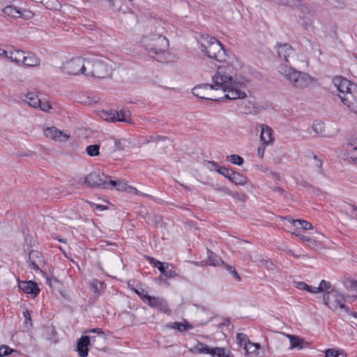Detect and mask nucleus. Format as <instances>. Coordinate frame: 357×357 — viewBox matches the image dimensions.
I'll list each match as a JSON object with an SVG mask.
<instances>
[{
    "label": "nucleus",
    "mask_w": 357,
    "mask_h": 357,
    "mask_svg": "<svg viewBox=\"0 0 357 357\" xmlns=\"http://www.w3.org/2000/svg\"><path fill=\"white\" fill-rule=\"evenodd\" d=\"M219 66L212 77L215 86L220 85V90L226 93L223 98L229 100L243 99L247 95L244 91L248 80L238 76V69L234 63Z\"/></svg>",
    "instance_id": "nucleus-1"
},
{
    "label": "nucleus",
    "mask_w": 357,
    "mask_h": 357,
    "mask_svg": "<svg viewBox=\"0 0 357 357\" xmlns=\"http://www.w3.org/2000/svg\"><path fill=\"white\" fill-rule=\"evenodd\" d=\"M333 83L338 91L342 102L351 112L357 114V85L343 77H335Z\"/></svg>",
    "instance_id": "nucleus-2"
},
{
    "label": "nucleus",
    "mask_w": 357,
    "mask_h": 357,
    "mask_svg": "<svg viewBox=\"0 0 357 357\" xmlns=\"http://www.w3.org/2000/svg\"><path fill=\"white\" fill-rule=\"evenodd\" d=\"M199 48L208 57L219 62H227L230 59L222 43L215 37L209 35L202 36L199 38Z\"/></svg>",
    "instance_id": "nucleus-3"
},
{
    "label": "nucleus",
    "mask_w": 357,
    "mask_h": 357,
    "mask_svg": "<svg viewBox=\"0 0 357 357\" xmlns=\"http://www.w3.org/2000/svg\"><path fill=\"white\" fill-rule=\"evenodd\" d=\"M148 54L158 61H162L169 46L168 40L161 35L153 34L142 40Z\"/></svg>",
    "instance_id": "nucleus-4"
},
{
    "label": "nucleus",
    "mask_w": 357,
    "mask_h": 357,
    "mask_svg": "<svg viewBox=\"0 0 357 357\" xmlns=\"http://www.w3.org/2000/svg\"><path fill=\"white\" fill-rule=\"evenodd\" d=\"M279 73L294 89H303L310 86L312 82V77L308 74L298 71L287 64L279 67Z\"/></svg>",
    "instance_id": "nucleus-5"
},
{
    "label": "nucleus",
    "mask_w": 357,
    "mask_h": 357,
    "mask_svg": "<svg viewBox=\"0 0 357 357\" xmlns=\"http://www.w3.org/2000/svg\"><path fill=\"white\" fill-rule=\"evenodd\" d=\"M87 66V76L98 79H103L109 77L114 69L113 62L105 56L88 59Z\"/></svg>",
    "instance_id": "nucleus-6"
},
{
    "label": "nucleus",
    "mask_w": 357,
    "mask_h": 357,
    "mask_svg": "<svg viewBox=\"0 0 357 357\" xmlns=\"http://www.w3.org/2000/svg\"><path fill=\"white\" fill-rule=\"evenodd\" d=\"M324 304L333 312L344 310L349 312V307L346 305V298L337 290H331L323 294Z\"/></svg>",
    "instance_id": "nucleus-7"
},
{
    "label": "nucleus",
    "mask_w": 357,
    "mask_h": 357,
    "mask_svg": "<svg viewBox=\"0 0 357 357\" xmlns=\"http://www.w3.org/2000/svg\"><path fill=\"white\" fill-rule=\"evenodd\" d=\"M88 59L77 57L67 61L63 66V71L72 75L79 74L87 76L88 73Z\"/></svg>",
    "instance_id": "nucleus-8"
},
{
    "label": "nucleus",
    "mask_w": 357,
    "mask_h": 357,
    "mask_svg": "<svg viewBox=\"0 0 357 357\" xmlns=\"http://www.w3.org/2000/svg\"><path fill=\"white\" fill-rule=\"evenodd\" d=\"M190 351L196 354H210L213 357H233L229 350L227 351L225 349L221 347L210 348L207 344L202 342H198Z\"/></svg>",
    "instance_id": "nucleus-9"
},
{
    "label": "nucleus",
    "mask_w": 357,
    "mask_h": 357,
    "mask_svg": "<svg viewBox=\"0 0 357 357\" xmlns=\"http://www.w3.org/2000/svg\"><path fill=\"white\" fill-rule=\"evenodd\" d=\"M109 178L100 170L93 171L85 177L84 184L90 188L107 189Z\"/></svg>",
    "instance_id": "nucleus-10"
},
{
    "label": "nucleus",
    "mask_w": 357,
    "mask_h": 357,
    "mask_svg": "<svg viewBox=\"0 0 357 357\" xmlns=\"http://www.w3.org/2000/svg\"><path fill=\"white\" fill-rule=\"evenodd\" d=\"M101 117L107 121L126 122L130 124L132 123L130 112L123 109L119 112L116 110H103L102 112Z\"/></svg>",
    "instance_id": "nucleus-11"
},
{
    "label": "nucleus",
    "mask_w": 357,
    "mask_h": 357,
    "mask_svg": "<svg viewBox=\"0 0 357 357\" xmlns=\"http://www.w3.org/2000/svg\"><path fill=\"white\" fill-rule=\"evenodd\" d=\"M212 90H220V85L215 86V83L213 82L212 84H200L195 86L192 90V93L195 96L205 99V100H210L213 101H218L219 99L217 98L215 96H211L208 94L209 91Z\"/></svg>",
    "instance_id": "nucleus-12"
},
{
    "label": "nucleus",
    "mask_w": 357,
    "mask_h": 357,
    "mask_svg": "<svg viewBox=\"0 0 357 357\" xmlns=\"http://www.w3.org/2000/svg\"><path fill=\"white\" fill-rule=\"evenodd\" d=\"M44 257L42 253L33 250L29 253V266L35 271H40V266L44 264Z\"/></svg>",
    "instance_id": "nucleus-13"
},
{
    "label": "nucleus",
    "mask_w": 357,
    "mask_h": 357,
    "mask_svg": "<svg viewBox=\"0 0 357 357\" xmlns=\"http://www.w3.org/2000/svg\"><path fill=\"white\" fill-rule=\"evenodd\" d=\"M18 287L25 294H31L33 297H36L40 292L37 283L32 280L18 281Z\"/></svg>",
    "instance_id": "nucleus-14"
},
{
    "label": "nucleus",
    "mask_w": 357,
    "mask_h": 357,
    "mask_svg": "<svg viewBox=\"0 0 357 357\" xmlns=\"http://www.w3.org/2000/svg\"><path fill=\"white\" fill-rule=\"evenodd\" d=\"M146 300L148 301L146 303L150 307L157 308L167 314H170L171 310L162 298L150 296V297L146 298Z\"/></svg>",
    "instance_id": "nucleus-15"
},
{
    "label": "nucleus",
    "mask_w": 357,
    "mask_h": 357,
    "mask_svg": "<svg viewBox=\"0 0 357 357\" xmlns=\"http://www.w3.org/2000/svg\"><path fill=\"white\" fill-rule=\"evenodd\" d=\"M261 128L260 133V142L265 145L272 144L274 142L273 130V129L265 124H260Z\"/></svg>",
    "instance_id": "nucleus-16"
},
{
    "label": "nucleus",
    "mask_w": 357,
    "mask_h": 357,
    "mask_svg": "<svg viewBox=\"0 0 357 357\" xmlns=\"http://www.w3.org/2000/svg\"><path fill=\"white\" fill-rule=\"evenodd\" d=\"M278 55L283 59L286 63H289V58L294 54V48L288 43L277 44Z\"/></svg>",
    "instance_id": "nucleus-17"
},
{
    "label": "nucleus",
    "mask_w": 357,
    "mask_h": 357,
    "mask_svg": "<svg viewBox=\"0 0 357 357\" xmlns=\"http://www.w3.org/2000/svg\"><path fill=\"white\" fill-rule=\"evenodd\" d=\"M44 135L47 137H50L54 140H57L59 142L66 141L69 138V135L63 134V132L54 126L45 128Z\"/></svg>",
    "instance_id": "nucleus-18"
},
{
    "label": "nucleus",
    "mask_w": 357,
    "mask_h": 357,
    "mask_svg": "<svg viewBox=\"0 0 357 357\" xmlns=\"http://www.w3.org/2000/svg\"><path fill=\"white\" fill-rule=\"evenodd\" d=\"M302 14L299 15V18L301 20V24L305 29H308L313 24V15L310 10L304 7L301 8Z\"/></svg>",
    "instance_id": "nucleus-19"
},
{
    "label": "nucleus",
    "mask_w": 357,
    "mask_h": 357,
    "mask_svg": "<svg viewBox=\"0 0 357 357\" xmlns=\"http://www.w3.org/2000/svg\"><path fill=\"white\" fill-rule=\"evenodd\" d=\"M91 344V339L87 335L81 337L77 342V351L81 357H86L89 354L88 346Z\"/></svg>",
    "instance_id": "nucleus-20"
},
{
    "label": "nucleus",
    "mask_w": 357,
    "mask_h": 357,
    "mask_svg": "<svg viewBox=\"0 0 357 357\" xmlns=\"http://www.w3.org/2000/svg\"><path fill=\"white\" fill-rule=\"evenodd\" d=\"M167 328L171 329H175L182 333L193 328V326L188 321L184 320L183 322H170L167 324Z\"/></svg>",
    "instance_id": "nucleus-21"
},
{
    "label": "nucleus",
    "mask_w": 357,
    "mask_h": 357,
    "mask_svg": "<svg viewBox=\"0 0 357 357\" xmlns=\"http://www.w3.org/2000/svg\"><path fill=\"white\" fill-rule=\"evenodd\" d=\"M245 354L248 357H259L261 345L259 343L250 342L243 348Z\"/></svg>",
    "instance_id": "nucleus-22"
},
{
    "label": "nucleus",
    "mask_w": 357,
    "mask_h": 357,
    "mask_svg": "<svg viewBox=\"0 0 357 357\" xmlns=\"http://www.w3.org/2000/svg\"><path fill=\"white\" fill-rule=\"evenodd\" d=\"M23 101L28 103V105L32 107L38 108L39 105L40 100L38 96L33 92H29L22 96Z\"/></svg>",
    "instance_id": "nucleus-23"
},
{
    "label": "nucleus",
    "mask_w": 357,
    "mask_h": 357,
    "mask_svg": "<svg viewBox=\"0 0 357 357\" xmlns=\"http://www.w3.org/2000/svg\"><path fill=\"white\" fill-rule=\"evenodd\" d=\"M22 63L29 67H35L40 64V59L33 54L27 52L25 53Z\"/></svg>",
    "instance_id": "nucleus-24"
},
{
    "label": "nucleus",
    "mask_w": 357,
    "mask_h": 357,
    "mask_svg": "<svg viewBox=\"0 0 357 357\" xmlns=\"http://www.w3.org/2000/svg\"><path fill=\"white\" fill-rule=\"evenodd\" d=\"M344 151L347 153V154L344 153V155H347V158L357 164V147L354 146L351 144H348Z\"/></svg>",
    "instance_id": "nucleus-25"
},
{
    "label": "nucleus",
    "mask_w": 357,
    "mask_h": 357,
    "mask_svg": "<svg viewBox=\"0 0 357 357\" xmlns=\"http://www.w3.org/2000/svg\"><path fill=\"white\" fill-rule=\"evenodd\" d=\"M208 264L210 266H218L220 265H224L225 262L222 259L216 254L208 250Z\"/></svg>",
    "instance_id": "nucleus-26"
},
{
    "label": "nucleus",
    "mask_w": 357,
    "mask_h": 357,
    "mask_svg": "<svg viewBox=\"0 0 357 357\" xmlns=\"http://www.w3.org/2000/svg\"><path fill=\"white\" fill-rule=\"evenodd\" d=\"M25 52L20 50H10V55H9V60L17 64L22 63L23 57Z\"/></svg>",
    "instance_id": "nucleus-27"
},
{
    "label": "nucleus",
    "mask_w": 357,
    "mask_h": 357,
    "mask_svg": "<svg viewBox=\"0 0 357 357\" xmlns=\"http://www.w3.org/2000/svg\"><path fill=\"white\" fill-rule=\"evenodd\" d=\"M331 290H336L334 287H332V284L330 282L326 281L325 280H322L319 287H316L314 289V294L319 293V292H323L324 294H326V292H328Z\"/></svg>",
    "instance_id": "nucleus-28"
},
{
    "label": "nucleus",
    "mask_w": 357,
    "mask_h": 357,
    "mask_svg": "<svg viewBox=\"0 0 357 357\" xmlns=\"http://www.w3.org/2000/svg\"><path fill=\"white\" fill-rule=\"evenodd\" d=\"M229 181L237 185H244L247 183V178L242 174L233 171Z\"/></svg>",
    "instance_id": "nucleus-29"
},
{
    "label": "nucleus",
    "mask_w": 357,
    "mask_h": 357,
    "mask_svg": "<svg viewBox=\"0 0 357 357\" xmlns=\"http://www.w3.org/2000/svg\"><path fill=\"white\" fill-rule=\"evenodd\" d=\"M162 268V271L160 272L167 278H174L178 275L174 271V266L172 264L165 263Z\"/></svg>",
    "instance_id": "nucleus-30"
},
{
    "label": "nucleus",
    "mask_w": 357,
    "mask_h": 357,
    "mask_svg": "<svg viewBox=\"0 0 357 357\" xmlns=\"http://www.w3.org/2000/svg\"><path fill=\"white\" fill-rule=\"evenodd\" d=\"M109 188L107 189H116L117 190L124 191L127 189V183L123 181H113L109 178L108 181Z\"/></svg>",
    "instance_id": "nucleus-31"
},
{
    "label": "nucleus",
    "mask_w": 357,
    "mask_h": 357,
    "mask_svg": "<svg viewBox=\"0 0 357 357\" xmlns=\"http://www.w3.org/2000/svg\"><path fill=\"white\" fill-rule=\"evenodd\" d=\"M291 223L297 229H303L304 230H309L312 229V225L304 220H291Z\"/></svg>",
    "instance_id": "nucleus-32"
},
{
    "label": "nucleus",
    "mask_w": 357,
    "mask_h": 357,
    "mask_svg": "<svg viewBox=\"0 0 357 357\" xmlns=\"http://www.w3.org/2000/svg\"><path fill=\"white\" fill-rule=\"evenodd\" d=\"M3 13L7 15L14 18H17L20 16V9L13 6H8L3 10Z\"/></svg>",
    "instance_id": "nucleus-33"
},
{
    "label": "nucleus",
    "mask_w": 357,
    "mask_h": 357,
    "mask_svg": "<svg viewBox=\"0 0 357 357\" xmlns=\"http://www.w3.org/2000/svg\"><path fill=\"white\" fill-rule=\"evenodd\" d=\"M342 284L347 290L356 289L357 291V280H354L349 278H344Z\"/></svg>",
    "instance_id": "nucleus-34"
},
{
    "label": "nucleus",
    "mask_w": 357,
    "mask_h": 357,
    "mask_svg": "<svg viewBox=\"0 0 357 357\" xmlns=\"http://www.w3.org/2000/svg\"><path fill=\"white\" fill-rule=\"evenodd\" d=\"M86 151L87 154L91 157L97 156L100 154V145L92 144L86 147Z\"/></svg>",
    "instance_id": "nucleus-35"
},
{
    "label": "nucleus",
    "mask_w": 357,
    "mask_h": 357,
    "mask_svg": "<svg viewBox=\"0 0 357 357\" xmlns=\"http://www.w3.org/2000/svg\"><path fill=\"white\" fill-rule=\"evenodd\" d=\"M102 285L103 282L97 279H93L90 284L91 291L98 294H100V292L102 289Z\"/></svg>",
    "instance_id": "nucleus-36"
},
{
    "label": "nucleus",
    "mask_w": 357,
    "mask_h": 357,
    "mask_svg": "<svg viewBox=\"0 0 357 357\" xmlns=\"http://www.w3.org/2000/svg\"><path fill=\"white\" fill-rule=\"evenodd\" d=\"M236 340L238 345L240 347H243V348H244L245 346L247 345L250 342V340L248 339V335L242 333L237 334Z\"/></svg>",
    "instance_id": "nucleus-37"
},
{
    "label": "nucleus",
    "mask_w": 357,
    "mask_h": 357,
    "mask_svg": "<svg viewBox=\"0 0 357 357\" xmlns=\"http://www.w3.org/2000/svg\"><path fill=\"white\" fill-rule=\"evenodd\" d=\"M296 287L299 289L305 290L308 292L314 294L315 287L310 286L304 282H296Z\"/></svg>",
    "instance_id": "nucleus-38"
},
{
    "label": "nucleus",
    "mask_w": 357,
    "mask_h": 357,
    "mask_svg": "<svg viewBox=\"0 0 357 357\" xmlns=\"http://www.w3.org/2000/svg\"><path fill=\"white\" fill-rule=\"evenodd\" d=\"M225 268L227 271V272L231 274L236 280L238 281H241V277L239 274L237 273L235 267L229 264H225Z\"/></svg>",
    "instance_id": "nucleus-39"
},
{
    "label": "nucleus",
    "mask_w": 357,
    "mask_h": 357,
    "mask_svg": "<svg viewBox=\"0 0 357 357\" xmlns=\"http://www.w3.org/2000/svg\"><path fill=\"white\" fill-rule=\"evenodd\" d=\"M229 161L234 165L241 166L243 165L244 160L241 156L238 155L232 154L229 156Z\"/></svg>",
    "instance_id": "nucleus-40"
},
{
    "label": "nucleus",
    "mask_w": 357,
    "mask_h": 357,
    "mask_svg": "<svg viewBox=\"0 0 357 357\" xmlns=\"http://www.w3.org/2000/svg\"><path fill=\"white\" fill-rule=\"evenodd\" d=\"M312 128L316 133L320 134L324 130V123L320 121H314Z\"/></svg>",
    "instance_id": "nucleus-41"
},
{
    "label": "nucleus",
    "mask_w": 357,
    "mask_h": 357,
    "mask_svg": "<svg viewBox=\"0 0 357 357\" xmlns=\"http://www.w3.org/2000/svg\"><path fill=\"white\" fill-rule=\"evenodd\" d=\"M233 172V170L228 169L225 167H220L218 169V173L222 175L225 178H228L229 180L231 175Z\"/></svg>",
    "instance_id": "nucleus-42"
},
{
    "label": "nucleus",
    "mask_w": 357,
    "mask_h": 357,
    "mask_svg": "<svg viewBox=\"0 0 357 357\" xmlns=\"http://www.w3.org/2000/svg\"><path fill=\"white\" fill-rule=\"evenodd\" d=\"M306 242H307V245L312 249L316 250L321 247V243L310 237L307 238Z\"/></svg>",
    "instance_id": "nucleus-43"
},
{
    "label": "nucleus",
    "mask_w": 357,
    "mask_h": 357,
    "mask_svg": "<svg viewBox=\"0 0 357 357\" xmlns=\"http://www.w3.org/2000/svg\"><path fill=\"white\" fill-rule=\"evenodd\" d=\"M280 3L290 7L298 6L301 3L300 0H280Z\"/></svg>",
    "instance_id": "nucleus-44"
},
{
    "label": "nucleus",
    "mask_w": 357,
    "mask_h": 357,
    "mask_svg": "<svg viewBox=\"0 0 357 357\" xmlns=\"http://www.w3.org/2000/svg\"><path fill=\"white\" fill-rule=\"evenodd\" d=\"M149 260L150 264H152L154 267L157 268L159 271H162V267L165 265V263H162L153 257H149Z\"/></svg>",
    "instance_id": "nucleus-45"
},
{
    "label": "nucleus",
    "mask_w": 357,
    "mask_h": 357,
    "mask_svg": "<svg viewBox=\"0 0 357 357\" xmlns=\"http://www.w3.org/2000/svg\"><path fill=\"white\" fill-rule=\"evenodd\" d=\"M254 261L255 262L258 263L259 266H264L268 268H270V265H272L268 259H261V256H258V257L256 258Z\"/></svg>",
    "instance_id": "nucleus-46"
},
{
    "label": "nucleus",
    "mask_w": 357,
    "mask_h": 357,
    "mask_svg": "<svg viewBox=\"0 0 357 357\" xmlns=\"http://www.w3.org/2000/svg\"><path fill=\"white\" fill-rule=\"evenodd\" d=\"M13 351H15V350L10 349L9 347L3 345L0 347V357L8 356Z\"/></svg>",
    "instance_id": "nucleus-47"
},
{
    "label": "nucleus",
    "mask_w": 357,
    "mask_h": 357,
    "mask_svg": "<svg viewBox=\"0 0 357 357\" xmlns=\"http://www.w3.org/2000/svg\"><path fill=\"white\" fill-rule=\"evenodd\" d=\"M206 166L210 171H215L218 172V168H220V165L214 162V161H206Z\"/></svg>",
    "instance_id": "nucleus-48"
},
{
    "label": "nucleus",
    "mask_w": 357,
    "mask_h": 357,
    "mask_svg": "<svg viewBox=\"0 0 357 357\" xmlns=\"http://www.w3.org/2000/svg\"><path fill=\"white\" fill-rule=\"evenodd\" d=\"M38 108H40L42 111L44 112H49L52 109V106L49 102H43L41 100H40Z\"/></svg>",
    "instance_id": "nucleus-49"
},
{
    "label": "nucleus",
    "mask_w": 357,
    "mask_h": 357,
    "mask_svg": "<svg viewBox=\"0 0 357 357\" xmlns=\"http://www.w3.org/2000/svg\"><path fill=\"white\" fill-rule=\"evenodd\" d=\"M33 16V13L27 10H20V18L30 19Z\"/></svg>",
    "instance_id": "nucleus-50"
},
{
    "label": "nucleus",
    "mask_w": 357,
    "mask_h": 357,
    "mask_svg": "<svg viewBox=\"0 0 357 357\" xmlns=\"http://www.w3.org/2000/svg\"><path fill=\"white\" fill-rule=\"evenodd\" d=\"M23 317L25 319V324L26 325V326H28V325H29V326H32V322H31V314L29 313V311L26 310L25 311L23 312Z\"/></svg>",
    "instance_id": "nucleus-51"
},
{
    "label": "nucleus",
    "mask_w": 357,
    "mask_h": 357,
    "mask_svg": "<svg viewBox=\"0 0 357 357\" xmlns=\"http://www.w3.org/2000/svg\"><path fill=\"white\" fill-rule=\"evenodd\" d=\"M135 292L139 295V296L141 298V299L144 302L146 303L148 300H146L147 297H150V296L144 290L139 291L135 290Z\"/></svg>",
    "instance_id": "nucleus-52"
},
{
    "label": "nucleus",
    "mask_w": 357,
    "mask_h": 357,
    "mask_svg": "<svg viewBox=\"0 0 357 357\" xmlns=\"http://www.w3.org/2000/svg\"><path fill=\"white\" fill-rule=\"evenodd\" d=\"M266 146L267 145L261 144L260 146H259V148L257 149V154L260 158H264V153H265V149H266Z\"/></svg>",
    "instance_id": "nucleus-53"
},
{
    "label": "nucleus",
    "mask_w": 357,
    "mask_h": 357,
    "mask_svg": "<svg viewBox=\"0 0 357 357\" xmlns=\"http://www.w3.org/2000/svg\"><path fill=\"white\" fill-rule=\"evenodd\" d=\"M314 159L317 160V164H316V167L317 168V171L319 174H323L324 172V170H323V168H322V162L319 160H317V157L316 155H314Z\"/></svg>",
    "instance_id": "nucleus-54"
},
{
    "label": "nucleus",
    "mask_w": 357,
    "mask_h": 357,
    "mask_svg": "<svg viewBox=\"0 0 357 357\" xmlns=\"http://www.w3.org/2000/svg\"><path fill=\"white\" fill-rule=\"evenodd\" d=\"M114 147L115 151L116 150H123V145L122 144V142L119 139H114Z\"/></svg>",
    "instance_id": "nucleus-55"
},
{
    "label": "nucleus",
    "mask_w": 357,
    "mask_h": 357,
    "mask_svg": "<svg viewBox=\"0 0 357 357\" xmlns=\"http://www.w3.org/2000/svg\"><path fill=\"white\" fill-rule=\"evenodd\" d=\"M87 333H97V334L100 335L102 336L104 335V332H103V331L100 328H96L90 329L89 331H87Z\"/></svg>",
    "instance_id": "nucleus-56"
},
{
    "label": "nucleus",
    "mask_w": 357,
    "mask_h": 357,
    "mask_svg": "<svg viewBox=\"0 0 357 357\" xmlns=\"http://www.w3.org/2000/svg\"><path fill=\"white\" fill-rule=\"evenodd\" d=\"M336 350L334 349H328L326 351L325 357H335Z\"/></svg>",
    "instance_id": "nucleus-57"
},
{
    "label": "nucleus",
    "mask_w": 357,
    "mask_h": 357,
    "mask_svg": "<svg viewBox=\"0 0 357 357\" xmlns=\"http://www.w3.org/2000/svg\"><path fill=\"white\" fill-rule=\"evenodd\" d=\"M165 139H166V137H162V136H150L148 142H158V140H160V139L164 140Z\"/></svg>",
    "instance_id": "nucleus-58"
},
{
    "label": "nucleus",
    "mask_w": 357,
    "mask_h": 357,
    "mask_svg": "<svg viewBox=\"0 0 357 357\" xmlns=\"http://www.w3.org/2000/svg\"><path fill=\"white\" fill-rule=\"evenodd\" d=\"M9 55H10V51H7L0 48V56H3V57L9 59Z\"/></svg>",
    "instance_id": "nucleus-59"
},
{
    "label": "nucleus",
    "mask_w": 357,
    "mask_h": 357,
    "mask_svg": "<svg viewBox=\"0 0 357 357\" xmlns=\"http://www.w3.org/2000/svg\"><path fill=\"white\" fill-rule=\"evenodd\" d=\"M292 234L293 235H295L296 236H297L298 238H299V239H301V241H306V239H307V236L301 234V233L299 232H296V231H294V232H292Z\"/></svg>",
    "instance_id": "nucleus-60"
},
{
    "label": "nucleus",
    "mask_w": 357,
    "mask_h": 357,
    "mask_svg": "<svg viewBox=\"0 0 357 357\" xmlns=\"http://www.w3.org/2000/svg\"><path fill=\"white\" fill-rule=\"evenodd\" d=\"M349 206L352 208L354 211V218H357V206L353 204H349Z\"/></svg>",
    "instance_id": "nucleus-61"
},
{
    "label": "nucleus",
    "mask_w": 357,
    "mask_h": 357,
    "mask_svg": "<svg viewBox=\"0 0 357 357\" xmlns=\"http://www.w3.org/2000/svg\"><path fill=\"white\" fill-rule=\"evenodd\" d=\"M299 340L298 338H294V340H291V344L292 347H296L298 346Z\"/></svg>",
    "instance_id": "nucleus-62"
},
{
    "label": "nucleus",
    "mask_w": 357,
    "mask_h": 357,
    "mask_svg": "<svg viewBox=\"0 0 357 357\" xmlns=\"http://www.w3.org/2000/svg\"><path fill=\"white\" fill-rule=\"evenodd\" d=\"M335 357H347V355H346L345 353H344L342 351H337L336 350Z\"/></svg>",
    "instance_id": "nucleus-63"
},
{
    "label": "nucleus",
    "mask_w": 357,
    "mask_h": 357,
    "mask_svg": "<svg viewBox=\"0 0 357 357\" xmlns=\"http://www.w3.org/2000/svg\"><path fill=\"white\" fill-rule=\"evenodd\" d=\"M96 206V208L100 210V211H104L107 208L106 206H103V205H100V204H94Z\"/></svg>",
    "instance_id": "nucleus-64"
}]
</instances>
